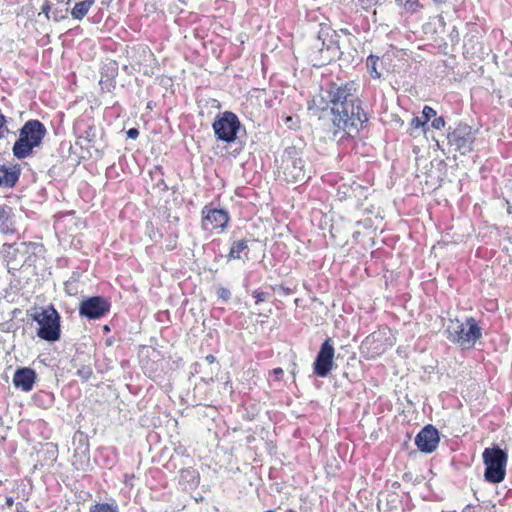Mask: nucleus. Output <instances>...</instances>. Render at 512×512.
I'll list each match as a JSON object with an SVG mask.
<instances>
[{
    "label": "nucleus",
    "mask_w": 512,
    "mask_h": 512,
    "mask_svg": "<svg viewBox=\"0 0 512 512\" xmlns=\"http://www.w3.org/2000/svg\"><path fill=\"white\" fill-rule=\"evenodd\" d=\"M22 173L21 165L14 164H1L0 165V188L12 189L19 182Z\"/></svg>",
    "instance_id": "nucleus-16"
},
{
    "label": "nucleus",
    "mask_w": 512,
    "mask_h": 512,
    "mask_svg": "<svg viewBox=\"0 0 512 512\" xmlns=\"http://www.w3.org/2000/svg\"><path fill=\"white\" fill-rule=\"evenodd\" d=\"M362 8L368 9L379 3V0H358Z\"/></svg>",
    "instance_id": "nucleus-39"
},
{
    "label": "nucleus",
    "mask_w": 512,
    "mask_h": 512,
    "mask_svg": "<svg viewBox=\"0 0 512 512\" xmlns=\"http://www.w3.org/2000/svg\"><path fill=\"white\" fill-rule=\"evenodd\" d=\"M73 131L78 140L84 141L86 148H93L96 146L98 134L101 136L103 132L98 129L94 123V119L89 116L79 117L73 125Z\"/></svg>",
    "instance_id": "nucleus-12"
},
{
    "label": "nucleus",
    "mask_w": 512,
    "mask_h": 512,
    "mask_svg": "<svg viewBox=\"0 0 512 512\" xmlns=\"http://www.w3.org/2000/svg\"><path fill=\"white\" fill-rule=\"evenodd\" d=\"M58 266L59 267H67L68 266V259L67 258H60V259H58Z\"/></svg>",
    "instance_id": "nucleus-44"
},
{
    "label": "nucleus",
    "mask_w": 512,
    "mask_h": 512,
    "mask_svg": "<svg viewBox=\"0 0 512 512\" xmlns=\"http://www.w3.org/2000/svg\"><path fill=\"white\" fill-rule=\"evenodd\" d=\"M32 400L37 407L48 409L54 404L55 396L52 392L38 391L33 395Z\"/></svg>",
    "instance_id": "nucleus-24"
},
{
    "label": "nucleus",
    "mask_w": 512,
    "mask_h": 512,
    "mask_svg": "<svg viewBox=\"0 0 512 512\" xmlns=\"http://www.w3.org/2000/svg\"><path fill=\"white\" fill-rule=\"evenodd\" d=\"M179 482L185 490L195 489L200 482L199 472L191 467L184 468L180 471Z\"/></svg>",
    "instance_id": "nucleus-21"
},
{
    "label": "nucleus",
    "mask_w": 512,
    "mask_h": 512,
    "mask_svg": "<svg viewBox=\"0 0 512 512\" xmlns=\"http://www.w3.org/2000/svg\"><path fill=\"white\" fill-rule=\"evenodd\" d=\"M380 65V58L377 55L370 54L366 59V68L371 78L380 79L382 74L378 67Z\"/></svg>",
    "instance_id": "nucleus-25"
},
{
    "label": "nucleus",
    "mask_w": 512,
    "mask_h": 512,
    "mask_svg": "<svg viewBox=\"0 0 512 512\" xmlns=\"http://www.w3.org/2000/svg\"><path fill=\"white\" fill-rule=\"evenodd\" d=\"M42 250L43 245L38 243H5L3 245L2 253L5 258L11 261L16 259L17 253L19 252H32L33 254H36Z\"/></svg>",
    "instance_id": "nucleus-18"
},
{
    "label": "nucleus",
    "mask_w": 512,
    "mask_h": 512,
    "mask_svg": "<svg viewBox=\"0 0 512 512\" xmlns=\"http://www.w3.org/2000/svg\"><path fill=\"white\" fill-rule=\"evenodd\" d=\"M217 296L227 302L231 298V292L228 288L221 286L217 289Z\"/></svg>",
    "instance_id": "nucleus-32"
},
{
    "label": "nucleus",
    "mask_w": 512,
    "mask_h": 512,
    "mask_svg": "<svg viewBox=\"0 0 512 512\" xmlns=\"http://www.w3.org/2000/svg\"><path fill=\"white\" fill-rule=\"evenodd\" d=\"M111 303L103 296H91L81 301L79 315L88 320H97L110 312Z\"/></svg>",
    "instance_id": "nucleus-10"
},
{
    "label": "nucleus",
    "mask_w": 512,
    "mask_h": 512,
    "mask_svg": "<svg viewBox=\"0 0 512 512\" xmlns=\"http://www.w3.org/2000/svg\"><path fill=\"white\" fill-rule=\"evenodd\" d=\"M335 349L331 338H327L320 346V349L313 362V373L325 378L331 372L334 365Z\"/></svg>",
    "instance_id": "nucleus-11"
},
{
    "label": "nucleus",
    "mask_w": 512,
    "mask_h": 512,
    "mask_svg": "<svg viewBox=\"0 0 512 512\" xmlns=\"http://www.w3.org/2000/svg\"><path fill=\"white\" fill-rule=\"evenodd\" d=\"M36 379L35 370L29 367H21L15 371L12 382L15 388L23 392H29L33 389Z\"/></svg>",
    "instance_id": "nucleus-17"
},
{
    "label": "nucleus",
    "mask_w": 512,
    "mask_h": 512,
    "mask_svg": "<svg viewBox=\"0 0 512 512\" xmlns=\"http://www.w3.org/2000/svg\"><path fill=\"white\" fill-rule=\"evenodd\" d=\"M205 360L209 363V364H213L216 362V357L212 354H208L206 357H205Z\"/></svg>",
    "instance_id": "nucleus-45"
},
{
    "label": "nucleus",
    "mask_w": 512,
    "mask_h": 512,
    "mask_svg": "<svg viewBox=\"0 0 512 512\" xmlns=\"http://www.w3.org/2000/svg\"><path fill=\"white\" fill-rule=\"evenodd\" d=\"M482 459L485 465V481L492 484L501 483L506 476L507 451L498 445H493L484 449Z\"/></svg>",
    "instance_id": "nucleus-4"
},
{
    "label": "nucleus",
    "mask_w": 512,
    "mask_h": 512,
    "mask_svg": "<svg viewBox=\"0 0 512 512\" xmlns=\"http://www.w3.org/2000/svg\"><path fill=\"white\" fill-rule=\"evenodd\" d=\"M89 512H119V507L115 501L98 502L90 506Z\"/></svg>",
    "instance_id": "nucleus-26"
},
{
    "label": "nucleus",
    "mask_w": 512,
    "mask_h": 512,
    "mask_svg": "<svg viewBox=\"0 0 512 512\" xmlns=\"http://www.w3.org/2000/svg\"><path fill=\"white\" fill-rule=\"evenodd\" d=\"M41 12L45 15V17L49 20L51 18V4L49 1H45L41 7Z\"/></svg>",
    "instance_id": "nucleus-38"
},
{
    "label": "nucleus",
    "mask_w": 512,
    "mask_h": 512,
    "mask_svg": "<svg viewBox=\"0 0 512 512\" xmlns=\"http://www.w3.org/2000/svg\"><path fill=\"white\" fill-rule=\"evenodd\" d=\"M179 2H181L182 4H186L187 3V0H178Z\"/></svg>",
    "instance_id": "nucleus-50"
},
{
    "label": "nucleus",
    "mask_w": 512,
    "mask_h": 512,
    "mask_svg": "<svg viewBox=\"0 0 512 512\" xmlns=\"http://www.w3.org/2000/svg\"><path fill=\"white\" fill-rule=\"evenodd\" d=\"M74 6L69 10L74 20L81 21L88 14L96 0H73Z\"/></svg>",
    "instance_id": "nucleus-22"
},
{
    "label": "nucleus",
    "mask_w": 512,
    "mask_h": 512,
    "mask_svg": "<svg viewBox=\"0 0 512 512\" xmlns=\"http://www.w3.org/2000/svg\"><path fill=\"white\" fill-rule=\"evenodd\" d=\"M461 512H495L494 506L466 505Z\"/></svg>",
    "instance_id": "nucleus-27"
},
{
    "label": "nucleus",
    "mask_w": 512,
    "mask_h": 512,
    "mask_svg": "<svg viewBox=\"0 0 512 512\" xmlns=\"http://www.w3.org/2000/svg\"><path fill=\"white\" fill-rule=\"evenodd\" d=\"M76 375L84 382L88 381L93 375V370L90 365H82L76 371Z\"/></svg>",
    "instance_id": "nucleus-28"
},
{
    "label": "nucleus",
    "mask_w": 512,
    "mask_h": 512,
    "mask_svg": "<svg viewBox=\"0 0 512 512\" xmlns=\"http://www.w3.org/2000/svg\"><path fill=\"white\" fill-rule=\"evenodd\" d=\"M395 338L389 327L382 326L368 335L362 342V346L368 350L371 358L380 356L394 345Z\"/></svg>",
    "instance_id": "nucleus-8"
},
{
    "label": "nucleus",
    "mask_w": 512,
    "mask_h": 512,
    "mask_svg": "<svg viewBox=\"0 0 512 512\" xmlns=\"http://www.w3.org/2000/svg\"><path fill=\"white\" fill-rule=\"evenodd\" d=\"M282 120L284 121V123L286 124V126L289 128V129H294L296 130L297 128H299V118L298 116H292V115H286V116H282Z\"/></svg>",
    "instance_id": "nucleus-29"
},
{
    "label": "nucleus",
    "mask_w": 512,
    "mask_h": 512,
    "mask_svg": "<svg viewBox=\"0 0 512 512\" xmlns=\"http://www.w3.org/2000/svg\"><path fill=\"white\" fill-rule=\"evenodd\" d=\"M215 138L224 143H233L241 130L245 131L238 116L231 111L220 112L212 123Z\"/></svg>",
    "instance_id": "nucleus-6"
},
{
    "label": "nucleus",
    "mask_w": 512,
    "mask_h": 512,
    "mask_svg": "<svg viewBox=\"0 0 512 512\" xmlns=\"http://www.w3.org/2000/svg\"><path fill=\"white\" fill-rule=\"evenodd\" d=\"M0 231L5 235H15L17 229L15 227V214L11 207H0Z\"/></svg>",
    "instance_id": "nucleus-19"
},
{
    "label": "nucleus",
    "mask_w": 512,
    "mask_h": 512,
    "mask_svg": "<svg viewBox=\"0 0 512 512\" xmlns=\"http://www.w3.org/2000/svg\"><path fill=\"white\" fill-rule=\"evenodd\" d=\"M230 241V250L226 255L228 261L239 260L242 258L243 255L246 258H248L250 249L248 246V241L246 239H234L231 237Z\"/></svg>",
    "instance_id": "nucleus-20"
},
{
    "label": "nucleus",
    "mask_w": 512,
    "mask_h": 512,
    "mask_svg": "<svg viewBox=\"0 0 512 512\" xmlns=\"http://www.w3.org/2000/svg\"><path fill=\"white\" fill-rule=\"evenodd\" d=\"M318 40L321 41L322 47L320 54L322 56L321 64L329 63L340 55V46L338 35L330 29H321L318 33Z\"/></svg>",
    "instance_id": "nucleus-13"
},
{
    "label": "nucleus",
    "mask_w": 512,
    "mask_h": 512,
    "mask_svg": "<svg viewBox=\"0 0 512 512\" xmlns=\"http://www.w3.org/2000/svg\"><path fill=\"white\" fill-rule=\"evenodd\" d=\"M102 330H103L104 333H109L111 331L109 325H104Z\"/></svg>",
    "instance_id": "nucleus-47"
},
{
    "label": "nucleus",
    "mask_w": 512,
    "mask_h": 512,
    "mask_svg": "<svg viewBox=\"0 0 512 512\" xmlns=\"http://www.w3.org/2000/svg\"><path fill=\"white\" fill-rule=\"evenodd\" d=\"M285 512H297V511H296V510H294V509H288V510H286Z\"/></svg>",
    "instance_id": "nucleus-49"
},
{
    "label": "nucleus",
    "mask_w": 512,
    "mask_h": 512,
    "mask_svg": "<svg viewBox=\"0 0 512 512\" xmlns=\"http://www.w3.org/2000/svg\"><path fill=\"white\" fill-rule=\"evenodd\" d=\"M425 125V121L418 116L413 117L410 121V126L412 129H419L420 127H424Z\"/></svg>",
    "instance_id": "nucleus-36"
},
{
    "label": "nucleus",
    "mask_w": 512,
    "mask_h": 512,
    "mask_svg": "<svg viewBox=\"0 0 512 512\" xmlns=\"http://www.w3.org/2000/svg\"><path fill=\"white\" fill-rule=\"evenodd\" d=\"M14 500L12 497H7L6 498V505L8 506H11L13 504Z\"/></svg>",
    "instance_id": "nucleus-46"
},
{
    "label": "nucleus",
    "mask_w": 512,
    "mask_h": 512,
    "mask_svg": "<svg viewBox=\"0 0 512 512\" xmlns=\"http://www.w3.org/2000/svg\"><path fill=\"white\" fill-rule=\"evenodd\" d=\"M273 290L281 292L284 296H288V295H291L292 293H294L293 289H291L290 287L285 286L283 284L275 285L273 287Z\"/></svg>",
    "instance_id": "nucleus-34"
},
{
    "label": "nucleus",
    "mask_w": 512,
    "mask_h": 512,
    "mask_svg": "<svg viewBox=\"0 0 512 512\" xmlns=\"http://www.w3.org/2000/svg\"><path fill=\"white\" fill-rule=\"evenodd\" d=\"M328 101L323 109L330 107L332 114L333 134L343 133L355 138L369 121V116L363 108L362 100L356 94L353 81L337 84L331 83L326 91Z\"/></svg>",
    "instance_id": "nucleus-1"
},
{
    "label": "nucleus",
    "mask_w": 512,
    "mask_h": 512,
    "mask_svg": "<svg viewBox=\"0 0 512 512\" xmlns=\"http://www.w3.org/2000/svg\"><path fill=\"white\" fill-rule=\"evenodd\" d=\"M446 121L444 117H435L431 122V127L436 130H440L445 127Z\"/></svg>",
    "instance_id": "nucleus-33"
},
{
    "label": "nucleus",
    "mask_w": 512,
    "mask_h": 512,
    "mask_svg": "<svg viewBox=\"0 0 512 512\" xmlns=\"http://www.w3.org/2000/svg\"><path fill=\"white\" fill-rule=\"evenodd\" d=\"M447 141L455 151L461 155H466L473 150L475 133L471 126L460 122L454 127L450 126L448 128Z\"/></svg>",
    "instance_id": "nucleus-7"
},
{
    "label": "nucleus",
    "mask_w": 512,
    "mask_h": 512,
    "mask_svg": "<svg viewBox=\"0 0 512 512\" xmlns=\"http://www.w3.org/2000/svg\"><path fill=\"white\" fill-rule=\"evenodd\" d=\"M252 296L255 299V303L259 304L260 302H263L267 299L268 293L259 291V290H255V291H253Z\"/></svg>",
    "instance_id": "nucleus-35"
},
{
    "label": "nucleus",
    "mask_w": 512,
    "mask_h": 512,
    "mask_svg": "<svg viewBox=\"0 0 512 512\" xmlns=\"http://www.w3.org/2000/svg\"><path fill=\"white\" fill-rule=\"evenodd\" d=\"M270 373L275 377L276 380H280L284 374V371L282 368L277 367L274 368Z\"/></svg>",
    "instance_id": "nucleus-42"
},
{
    "label": "nucleus",
    "mask_w": 512,
    "mask_h": 512,
    "mask_svg": "<svg viewBox=\"0 0 512 512\" xmlns=\"http://www.w3.org/2000/svg\"><path fill=\"white\" fill-rule=\"evenodd\" d=\"M73 0H56L57 5L68 8Z\"/></svg>",
    "instance_id": "nucleus-43"
},
{
    "label": "nucleus",
    "mask_w": 512,
    "mask_h": 512,
    "mask_svg": "<svg viewBox=\"0 0 512 512\" xmlns=\"http://www.w3.org/2000/svg\"><path fill=\"white\" fill-rule=\"evenodd\" d=\"M69 11L68 8H65V10H61V9H55L53 12H52V19L55 21V22H60L64 19L67 18V12Z\"/></svg>",
    "instance_id": "nucleus-31"
},
{
    "label": "nucleus",
    "mask_w": 512,
    "mask_h": 512,
    "mask_svg": "<svg viewBox=\"0 0 512 512\" xmlns=\"http://www.w3.org/2000/svg\"><path fill=\"white\" fill-rule=\"evenodd\" d=\"M404 7L406 10L414 12L420 7L419 0H406Z\"/></svg>",
    "instance_id": "nucleus-37"
},
{
    "label": "nucleus",
    "mask_w": 512,
    "mask_h": 512,
    "mask_svg": "<svg viewBox=\"0 0 512 512\" xmlns=\"http://www.w3.org/2000/svg\"><path fill=\"white\" fill-rule=\"evenodd\" d=\"M282 161L286 165V168L292 166L294 169V178L299 179L300 177H304L303 167L305 161L302 159L301 151L297 147L289 146L285 148Z\"/></svg>",
    "instance_id": "nucleus-15"
},
{
    "label": "nucleus",
    "mask_w": 512,
    "mask_h": 512,
    "mask_svg": "<svg viewBox=\"0 0 512 512\" xmlns=\"http://www.w3.org/2000/svg\"><path fill=\"white\" fill-rule=\"evenodd\" d=\"M265 512H275V511H273V510H267V511H265Z\"/></svg>",
    "instance_id": "nucleus-51"
},
{
    "label": "nucleus",
    "mask_w": 512,
    "mask_h": 512,
    "mask_svg": "<svg viewBox=\"0 0 512 512\" xmlns=\"http://www.w3.org/2000/svg\"><path fill=\"white\" fill-rule=\"evenodd\" d=\"M436 115H437L436 110L434 108L426 105L423 107L421 118L427 124V122L430 121L431 119H434L436 117Z\"/></svg>",
    "instance_id": "nucleus-30"
},
{
    "label": "nucleus",
    "mask_w": 512,
    "mask_h": 512,
    "mask_svg": "<svg viewBox=\"0 0 512 512\" xmlns=\"http://www.w3.org/2000/svg\"><path fill=\"white\" fill-rule=\"evenodd\" d=\"M440 442L439 431L431 424L424 426L415 437L417 448L426 454L434 452Z\"/></svg>",
    "instance_id": "nucleus-14"
},
{
    "label": "nucleus",
    "mask_w": 512,
    "mask_h": 512,
    "mask_svg": "<svg viewBox=\"0 0 512 512\" xmlns=\"http://www.w3.org/2000/svg\"><path fill=\"white\" fill-rule=\"evenodd\" d=\"M149 176H150L152 182L154 183V187L158 188L159 191L166 192L169 190V187L164 180V172H163L162 166H160V165L154 166L149 171Z\"/></svg>",
    "instance_id": "nucleus-23"
},
{
    "label": "nucleus",
    "mask_w": 512,
    "mask_h": 512,
    "mask_svg": "<svg viewBox=\"0 0 512 512\" xmlns=\"http://www.w3.org/2000/svg\"><path fill=\"white\" fill-rule=\"evenodd\" d=\"M81 277V273L78 272V271H73L69 277V279L65 282V284L67 285L68 283H76L79 281Z\"/></svg>",
    "instance_id": "nucleus-40"
},
{
    "label": "nucleus",
    "mask_w": 512,
    "mask_h": 512,
    "mask_svg": "<svg viewBox=\"0 0 512 512\" xmlns=\"http://www.w3.org/2000/svg\"><path fill=\"white\" fill-rule=\"evenodd\" d=\"M201 227L203 230H219L223 232L230 221V214L224 208H216L212 203L201 210Z\"/></svg>",
    "instance_id": "nucleus-9"
},
{
    "label": "nucleus",
    "mask_w": 512,
    "mask_h": 512,
    "mask_svg": "<svg viewBox=\"0 0 512 512\" xmlns=\"http://www.w3.org/2000/svg\"><path fill=\"white\" fill-rule=\"evenodd\" d=\"M127 138L136 139L139 136V130L137 128H130L126 132Z\"/></svg>",
    "instance_id": "nucleus-41"
},
{
    "label": "nucleus",
    "mask_w": 512,
    "mask_h": 512,
    "mask_svg": "<svg viewBox=\"0 0 512 512\" xmlns=\"http://www.w3.org/2000/svg\"><path fill=\"white\" fill-rule=\"evenodd\" d=\"M446 338L460 346L473 347L482 337V329L473 317H467L465 323L459 320H450L445 329Z\"/></svg>",
    "instance_id": "nucleus-3"
},
{
    "label": "nucleus",
    "mask_w": 512,
    "mask_h": 512,
    "mask_svg": "<svg viewBox=\"0 0 512 512\" xmlns=\"http://www.w3.org/2000/svg\"><path fill=\"white\" fill-rule=\"evenodd\" d=\"M47 135V128L38 119L27 120L18 130V138L12 146V154L18 160L33 156Z\"/></svg>",
    "instance_id": "nucleus-2"
},
{
    "label": "nucleus",
    "mask_w": 512,
    "mask_h": 512,
    "mask_svg": "<svg viewBox=\"0 0 512 512\" xmlns=\"http://www.w3.org/2000/svg\"><path fill=\"white\" fill-rule=\"evenodd\" d=\"M33 321L37 322V336L47 342H56L61 337V316L53 305L48 306L40 313L33 315Z\"/></svg>",
    "instance_id": "nucleus-5"
},
{
    "label": "nucleus",
    "mask_w": 512,
    "mask_h": 512,
    "mask_svg": "<svg viewBox=\"0 0 512 512\" xmlns=\"http://www.w3.org/2000/svg\"><path fill=\"white\" fill-rule=\"evenodd\" d=\"M113 343H114V339H113V338H108V339L106 340V345H107V346H111Z\"/></svg>",
    "instance_id": "nucleus-48"
}]
</instances>
